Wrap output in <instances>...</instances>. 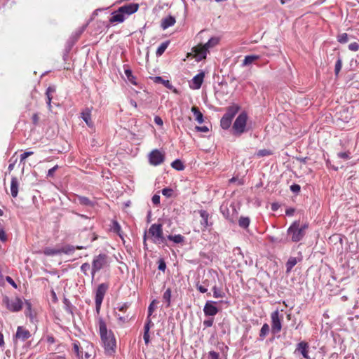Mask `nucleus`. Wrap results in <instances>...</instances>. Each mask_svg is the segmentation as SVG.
I'll use <instances>...</instances> for the list:
<instances>
[{
	"instance_id": "603ef678",
	"label": "nucleus",
	"mask_w": 359,
	"mask_h": 359,
	"mask_svg": "<svg viewBox=\"0 0 359 359\" xmlns=\"http://www.w3.org/2000/svg\"><path fill=\"white\" fill-rule=\"evenodd\" d=\"M213 322H214L213 318L205 320L203 321V325L206 327H211L213 325Z\"/></svg>"
},
{
	"instance_id": "a211bd4d",
	"label": "nucleus",
	"mask_w": 359,
	"mask_h": 359,
	"mask_svg": "<svg viewBox=\"0 0 359 359\" xmlns=\"http://www.w3.org/2000/svg\"><path fill=\"white\" fill-rule=\"evenodd\" d=\"M151 324H152L151 318H147V322L144 325V335H143V338H144V342L146 344H148L150 341V337H149V332Z\"/></svg>"
},
{
	"instance_id": "49530a36",
	"label": "nucleus",
	"mask_w": 359,
	"mask_h": 359,
	"mask_svg": "<svg viewBox=\"0 0 359 359\" xmlns=\"http://www.w3.org/2000/svg\"><path fill=\"white\" fill-rule=\"evenodd\" d=\"M79 203L86 205H89L91 204L90 201L88 198H86V197H79Z\"/></svg>"
},
{
	"instance_id": "412c9836",
	"label": "nucleus",
	"mask_w": 359,
	"mask_h": 359,
	"mask_svg": "<svg viewBox=\"0 0 359 359\" xmlns=\"http://www.w3.org/2000/svg\"><path fill=\"white\" fill-rule=\"evenodd\" d=\"M11 192L13 198L18 196V182L15 177H12L11 182Z\"/></svg>"
},
{
	"instance_id": "b1692460",
	"label": "nucleus",
	"mask_w": 359,
	"mask_h": 359,
	"mask_svg": "<svg viewBox=\"0 0 359 359\" xmlns=\"http://www.w3.org/2000/svg\"><path fill=\"white\" fill-rule=\"evenodd\" d=\"M200 215L202 218L201 221V225L203 226L204 229H206L208 226V213L205 210H201L200 211Z\"/></svg>"
},
{
	"instance_id": "bf43d9fd",
	"label": "nucleus",
	"mask_w": 359,
	"mask_h": 359,
	"mask_svg": "<svg viewBox=\"0 0 359 359\" xmlns=\"http://www.w3.org/2000/svg\"><path fill=\"white\" fill-rule=\"evenodd\" d=\"M338 156L344 159H348L350 158L349 153L348 152H340L338 154Z\"/></svg>"
},
{
	"instance_id": "5fc2aeb1",
	"label": "nucleus",
	"mask_w": 359,
	"mask_h": 359,
	"mask_svg": "<svg viewBox=\"0 0 359 359\" xmlns=\"http://www.w3.org/2000/svg\"><path fill=\"white\" fill-rule=\"evenodd\" d=\"M196 287L201 293H205L208 291V288L205 286L203 285L202 284H197Z\"/></svg>"
},
{
	"instance_id": "e2e57ef3",
	"label": "nucleus",
	"mask_w": 359,
	"mask_h": 359,
	"mask_svg": "<svg viewBox=\"0 0 359 359\" xmlns=\"http://www.w3.org/2000/svg\"><path fill=\"white\" fill-rule=\"evenodd\" d=\"M118 320L120 321V323H123L128 320V316H121L120 315H118Z\"/></svg>"
},
{
	"instance_id": "c756f323",
	"label": "nucleus",
	"mask_w": 359,
	"mask_h": 359,
	"mask_svg": "<svg viewBox=\"0 0 359 359\" xmlns=\"http://www.w3.org/2000/svg\"><path fill=\"white\" fill-rule=\"evenodd\" d=\"M212 290L213 297L215 298H222L225 295L224 292L221 289L218 288L216 285L212 286Z\"/></svg>"
},
{
	"instance_id": "3c124183",
	"label": "nucleus",
	"mask_w": 359,
	"mask_h": 359,
	"mask_svg": "<svg viewBox=\"0 0 359 359\" xmlns=\"http://www.w3.org/2000/svg\"><path fill=\"white\" fill-rule=\"evenodd\" d=\"M300 186L299 184H294L290 186V190L293 192V193H299V191H300Z\"/></svg>"
},
{
	"instance_id": "774afa93",
	"label": "nucleus",
	"mask_w": 359,
	"mask_h": 359,
	"mask_svg": "<svg viewBox=\"0 0 359 359\" xmlns=\"http://www.w3.org/2000/svg\"><path fill=\"white\" fill-rule=\"evenodd\" d=\"M294 212V210L292 209V208H289V209H287L286 211H285V214L288 216H292L293 215Z\"/></svg>"
},
{
	"instance_id": "09e8293b",
	"label": "nucleus",
	"mask_w": 359,
	"mask_h": 359,
	"mask_svg": "<svg viewBox=\"0 0 359 359\" xmlns=\"http://www.w3.org/2000/svg\"><path fill=\"white\" fill-rule=\"evenodd\" d=\"M220 210H221L222 213L224 215V216L225 217L228 218L229 217V211H228V209H227L226 206L222 205L220 207Z\"/></svg>"
},
{
	"instance_id": "c9c22d12",
	"label": "nucleus",
	"mask_w": 359,
	"mask_h": 359,
	"mask_svg": "<svg viewBox=\"0 0 359 359\" xmlns=\"http://www.w3.org/2000/svg\"><path fill=\"white\" fill-rule=\"evenodd\" d=\"M99 13H104L105 15H107V19H108V22H112V12H111V11L108 10V9H105V10H97L95 13H94V15H98Z\"/></svg>"
},
{
	"instance_id": "dca6fc26",
	"label": "nucleus",
	"mask_w": 359,
	"mask_h": 359,
	"mask_svg": "<svg viewBox=\"0 0 359 359\" xmlns=\"http://www.w3.org/2000/svg\"><path fill=\"white\" fill-rule=\"evenodd\" d=\"M29 332L23 327H18L15 334V337L22 341H25L30 337Z\"/></svg>"
},
{
	"instance_id": "0eeeda50",
	"label": "nucleus",
	"mask_w": 359,
	"mask_h": 359,
	"mask_svg": "<svg viewBox=\"0 0 359 359\" xmlns=\"http://www.w3.org/2000/svg\"><path fill=\"white\" fill-rule=\"evenodd\" d=\"M74 251V248L72 246L64 247L62 248H52L47 247L43 250V253L47 256H55L62 253L71 254Z\"/></svg>"
},
{
	"instance_id": "8fccbe9b",
	"label": "nucleus",
	"mask_w": 359,
	"mask_h": 359,
	"mask_svg": "<svg viewBox=\"0 0 359 359\" xmlns=\"http://www.w3.org/2000/svg\"><path fill=\"white\" fill-rule=\"evenodd\" d=\"M162 194H163V195H164L167 197H170V196H171V195L172 194V189H168V188H165L162 190Z\"/></svg>"
},
{
	"instance_id": "9b49d317",
	"label": "nucleus",
	"mask_w": 359,
	"mask_h": 359,
	"mask_svg": "<svg viewBox=\"0 0 359 359\" xmlns=\"http://www.w3.org/2000/svg\"><path fill=\"white\" fill-rule=\"evenodd\" d=\"M107 290V286L104 284L100 285L97 289L96 296H95V304H96L97 312H99L101 304L102 302V300H103V298L106 293Z\"/></svg>"
},
{
	"instance_id": "39448f33",
	"label": "nucleus",
	"mask_w": 359,
	"mask_h": 359,
	"mask_svg": "<svg viewBox=\"0 0 359 359\" xmlns=\"http://www.w3.org/2000/svg\"><path fill=\"white\" fill-rule=\"evenodd\" d=\"M149 235L155 243H165V238L163 236L162 224H153L149 229Z\"/></svg>"
},
{
	"instance_id": "4c0bfd02",
	"label": "nucleus",
	"mask_w": 359,
	"mask_h": 359,
	"mask_svg": "<svg viewBox=\"0 0 359 359\" xmlns=\"http://www.w3.org/2000/svg\"><path fill=\"white\" fill-rule=\"evenodd\" d=\"M272 154V152L271 150L269 149H260L259 150L256 155L258 156V157H264V156H270Z\"/></svg>"
},
{
	"instance_id": "7c9ffc66",
	"label": "nucleus",
	"mask_w": 359,
	"mask_h": 359,
	"mask_svg": "<svg viewBox=\"0 0 359 359\" xmlns=\"http://www.w3.org/2000/svg\"><path fill=\"white\" fill-rule=\"evenodd\" d=\"M269 326L268 324L265 323L262 325L260 333H259V337L262 340L264 339V337L269 334Z\"/></svg>"
},
{
	"instance_id": "7ed1b4c3",
	"label": "nucleus",
	"mask_w": 359,
	"mask_h": 359,
	"mask_svg": "<svg viewBox=\"0 0 359 359\" xmlns=\"http://www.w3.org/2000/svg\"><path fill=\"white\" fill-rule=\"evenodd\" d=\"M99 334L104 350L109 354L112 352V337L111 331L108 332L105 322L102 319L99 320Z\"/></svg>"
},
{
	"instance_id": "2f4dec72",
	"label": "nucleus",
	"mask_w": 359,
	"mask_h": 359,
	"mask_svg": "<svg viewBox=\"0 0 359 359\" xmlns=\"http://www.w3.org/2000/svg\"><path fill=\"white\" fill-rule=\"evenodd\" d=\"M170 298H171V290L170 288L167 289L163 295V299L165 302H166L167 307H169L170 306Z\"/></svg>"
},
{
	"instance_id": "cd10ccee",
	"label": "nucleus",
	"mask_w": 359,
	"mask_h": 359,
	"mask_svg": "<svg viewBox=\"0 0 359 359\" xmlns=\"http://www.w3.org/2000/svg\"><path fill=\"white\" fill-rule=\"evenodd\" d=\"M167 238L169 241L174 242L175 243H181L184 242V236H182L180 234L174 235V236L169 235V236H168Z\"/></svg>"
},
{
	"instance_id": "4d7b16f0",
	"label": "nucleus",
	"mask_w": 359,
	"mask_h": 359,
	"mask_svg": "<svg viewBox=\"0 0 359 359\" xmlns=\"http://www.w3.org/2000/svg\"><path fill=\"white\" fill-rule=\"evenodd\" d=\"M196 130L199 132L207 133L209 129L207 126H196Z\"/></svg>"
},
{
	"instance_id": "680f3d73",
	"label": "nucleus",
	"mask_w": 359,
	"mask_h": 359,
	"mask_svg": "<svg viewBox=\"0 0 359 359\" xmlns=\"http://www.w3.org/2000/svg\"><path fill=\"white\" fill-rule=\"evenodd\" d=\"M6 281L10 283L13 287H14L15 288L17 287V285L15 284V283L14 282V280L10 277V276H7L6 278Z\"/></svg>"
},
{
	"instance_id": "e433bc0d",
	"label": "nucleus",
	"mask_w": 359,
	"mask_h": 359,
	"mask_svg": "<svg viewBox=\"0 0 359 359\" xmlns=\"http://www.w3.org/2000/svg\"><path fill=\"white\" fill-rule=\"evenodd\" d=\"M55 92V88L53 87H48L46 90V95H47V98H48V101H47V104H48V106L49 107V109H50L51 107V93H54Z\"/></svg>"
},
{
	"instance_id": "aec40b11",
	"label": "nucleus",
	"mask_w": 359,
	"mask_h": 359,
	"mask_svg": "<svg viewBox=\"0 0 359 359\" xmlns=\"http://www.w3.org/2000/svg\"><path fill=\"white\" fill-rule=\"evenodd\" d=\"M81 118L89 127H93V123L91 120L90 111L86 109L81 113Z\"/></svg>"
},
{
	"instance_id": "72a5a7b5",
	"label": "nucleus",
	"mask_w": 359,
	"mask_h": 359,
	"mask_svg": "<svg viewBox=\"0 0 359 359\" xmlns=\"http://www.w3.org/2000/svg\"><path fill=\"white\" fill-rule=\"evenodd\" d=\"M250 219L247 217H241L238 220L239 226L242 228L246 229L250 224Z\"/></svg>"
},
{
	"instance_id": "c03bdc74",
	"label": "nucleus",
	"mask_w": 359,
	"mask_h": 359,
	"mask_svg": "<svg viewBox=\"0 0 359 359\" xmlns=\"http://www.w3.org/2000/svg\"><path fill=\"white\" fill-rule=\"evenodd\" d=\"M81 270L85 274H87L88 272L90 270V265L88 263H84L81 265Z\"/></svg>"
},
{
	"instance_id": "4468645a",
	"label": "nucleus",
	"mask_w": 359,
	"mask_h": 359,
	"mask_svg": "<svg viewBox=\"0 0 359 359\" xmlns=\"http://www.w3.org/2000/svg\"><path fill=\"white\" fill-rule=\"evenodd\" d=\"M309 344L303 341L297 344L295 351L300 353L304 358L309 359Z\"/></svg>"
},
{
	"instance_id": "2eb2a0df",
	"label": "nucleus",
	"mask_w": 359,
	"mask_h": 359,
	"mask_svg": "<svg viewBox=\"0 0 359 359\" xmlns=\"http://www.w3.org/2000/svg\"><path fill=\"white\" fill-rule=\"evenodd\" d=\"M204 76V72H200L199 74L196 75L192 79V83L191 85V87L193 89H199L203 83Z\"/></svg>"
},
{
	"instance_id": "5701e85b",
	"label": "nucleus",
	"mask_w": 359,
	"mask_h": 359,
	"mask_svg": "<svg viewBox=\"0 0 359 359\" xmlns=\"http://www.w3.org/2000/svg\"><path fill=\"white\" fill-rule=\"evenodd\" d=\"M260 58V56L258 55H250L245 57L243 61V66H248L252 64L255 60H257Z\"/></svg>"
},
{
	"instance_id": "58836bf2",
	"label": "nucleus",
	"mask_w": 359,
	"mask_h": 359,
	"mask_svg": "<svg viewBox=\"0 0 359 359\" xmlns=\"http://www.w3.org/2000/svg\"><path fill=\"white\" fill-rule=\"evenodd\" d=\"M114 233H116L120 238L123 240V233L121 229L120 225L116 222L114 221Z\"/></svg>"
},
{
	"instance_id": "052dcab7",
	"label": "nucleus",
	"mask_w": 359,
	"mask_h": 359,
	"mask_svg": "<svg viewBox=\"0 0 359 359\" xmlns=\"http://www.w3.org/2000/svg\"><path fill=\"white\" fill-rule=\"evenodd\" d=\"M25 307H26V315L31 316V304L28 302H25Z\"/></svg>"
},
{
	"instance_id": "9d476101",
	"label": "nucleus",
	"mask_w": 359,
	"mask_h": 359,
	"mask_svg": "<svg viewBox=\"0 0 359 359\" xmlns=\"http://www.w3.org/2000/svg\"><path fill=\"white\" fill-rule=\"evenodd\" d=\"M4 302L6 304L8 309H9L11 311L17 312L22 309V302L18 297H15L11 299L6 298Z\"/></svg>"
},
{
	"instance_id": "20e7f679",
	"label": "nucleus",
	"mask_w": 359,
	"mask_h": 359,
	"mask_svg": "<svg viewBox=\"0 0 359 359\" xmlns=\"http://www.w3.org/2000/svg\"><path fill=\"white\" fill-rule=\"evenodd\" d=\"M307 228V224H305L300 226L299 221H294L288 228L287 233L289 236H291L292 242H298L304 238L305 230Z\"/></svg>"
},
{
	"instance_id": "79ce46f5",
	"label": "nucleus",
	"mask_w": 359,
	"mask_h": 359,
	"mask_svg": "<svg viewBox=\"0 0 359 359\" xmlns=\"http://www.w3.org/2000/svg\"><path fill=\"white\" fill-rule=\"evenodd\" d=\"M208 359H219V354L214 351L208 353Z\"/></svg>"
},
{
	"instance_id": "de8ad7c7",
	"label": "nucleus",
	"mask_w": 359,
	"mask_h": 359,
	"mask_svg": "<svg viewBox=\"0 0 359 359\" xmlns=\"http://www.w3.org/2000/svg\"><path fill=\"white\" fill-rule=\"evenodd\" d=\"M155 309H156V306H155L154 301H153L149 306L147 318H150V316H151V314L154 312V311L155 310Z\"/></svg>"
},
{
	"instance_id": "69168bd1",
	"label": "nucleus",
	"mask_w": 359,
	"mask_h": 359,
	"mask_svg": "<svg viewBox=\"0 0 359 359\" xmlns=\"http://www.w3.org/2000/svg\"><path fill=\"white\" fill-rule=\"evenodd\" d=\"M39 116L37 114H34L33 116H32V122L34 125H37L38 123H39Z\"/></svg>"
},
{
	"instance_id": "6ab92c4d",
	"label": "nucleus",
	"mask_w": 359,
	"mask_h": 359,
	"mask_svg": "<svg viewBox=\"0 0 359 359\" xmlns=\"http://www.w3.org/2000/svg\"><path fill=\"white\" fill-rule=\"evenodd\" d=\"M239 106L237 104H233L227 108L226 112L224 114L225 116L231 118V120L235 116V115L239 111Z\"/></svg>"
},
{
	"instance_id": "393cba45",
	"label": "nucleus",
	"mask_w": 359,
	"mask_h": 359,
	"mask_svg": "<svg viewBox=\"0 0 359 359\" xmlns=\"http://www.w3.org/2000/svg\"><path fill=\"white\" fill-rule=\"evenodd\" d=\"M297 260L296 257H291L286 263V272L290 273L292 268L297 264Z\"/></svg>"
},
{
	"instance_id": "37998d69",
	"label": "nucleus",
	"mask_w": 359,
	"mask_h": 359,
	"mask_svg": "<svg viewBox=\"0 0 359 359\" xmlns=\"http://www.w3.org/2000/svg\"><path fill=\"white\" fill-rule=\"evenodd\" d=\"M348 49L351 51H358L359 50V43L357 42L351 43L348 45Z\"/></svg>"
},
{
	"instance_id": "c85d7f7f",
	"label": "nucleus",
	"mask_w": 359,
	"mask_h": 359,
	"mask_svg": "<svg viewBox=\"0 0 359 359\" xmlns=\"http://www.w3.org/2000/svg\"><path fill=\"white\" fill-rule=\"evenodd\" d=\"M169 45V41H166L165 42H163L159 46L158 48H157L156 50V55L157 56H161L163 55V53L165 52V50H166V48H168Z\"/></svg>"
},
{
	"instance_id": "473e14b6",
	"label": "nucleus",
	"mask_w": 359,
	"mask_h": 359,
	"mask_svg": "<svg viewBox=\"0 0 359 359\" xmlns=\"http://www.w3.org/2000/svg\"><path fill=\"white\" fill-rule=\"evenodd\" d=\"M155 82L156 83H161L166 88L171 89L172 88V86L170 84V81L168 80H164L161 76H156L154 79Z\"/></svg>"
},
{
	"instance_id": "ea45409f",
	"label": "nucleus",
	"mask_w": 359,
	"mask_h": 359,
	"mask_svg": "<svg viewBox=\"0 0 359 359\" xmlns=\"http://www.w3.org/2000/svg\"><path fill=\"white\" fill-rule=\"evenodd\" d=\"M341 67H342V60H341V58L340 57H339L336 62L335 67H334V73H335L336 76H337L339 74V73L341 69Z\"/></svg>"
},
{
	"instance_id": "6e6552de",
	"label": "nucleus",
	"mask_w": 359,
	"mask_h": 359,
	"mask_svg": "<svg viewBox=\"0 0 359 359\" xmlns=\"http://www.w3.org/2000/svg\"><path fill=\"white\" fill-rule=\"evenodd\" d=\"M271 330L273 334H277L280 332L282 328L281 320L283 316H280L279 311L278 310L273 311L271 315Z\"/></svg>"
},
{
	"instance_id": "6e6d98bb",
	"label": "nucleus",
	"mask_w": 359,
	"mask_h": 359,
	"mask_svg": "<svg viewBox=\"0 0 359 359\" xmlns=\"http://www.w3.org/2000/svg\"><path fill=\"white\" fill-rule=\"evenodd\" d=\"M154 122L156 125H158L161 126H162L163 124V121L162 118L158 116H156L154 117Z\"/></svg>"
},
{
	"instance_id": "f257e3e1",
	"label": "nucleus",
	"mask_w": 359,
	"mask_h": 359,
	"mask_svg": "<svg viewBox=\"0 0 359 359\" xmlns=\"http://www.w3.org/2000/svg\"><path fill=\"white\" fill-rule=\"evenodd\" d=\"M139 9V4L130 3L119 7L114 11V22L121 23L130 15L136 13Z\"/></svg>"
},
{
	"instance_id": "1a4fd4ad",
	"label": "nucleus",
	"mask_w": 359,
	"mask_h": 359,
	"mask_svg": "<svg viewBox=\"0 0 359 359\" xmlns=\"http://www.w3.org/2000/svg\"><path fill=\"white\" fill-rule=\"evenodd\" d=\"M164 155L158 149H154L149 154V163L153 165H158L164 161Z\"/></svg>"
},
{
	"instance_id": "f03ea898",
	"label": "nucleus",
	"mask_w": 359,
	"mask_h": 359,
	"mask_svg": "<svg viewBox=\"0 0 359 359\" xmlns=\"http://www.w3.org/2000/svg\"><path fill=\"white\" fill-rule=\"evenodd\" d=\"M219 40L220 39L219 37L214 36L210 38L205 44H200L194 47L193 50L195 53L196 60L201 61L205 59L209 49L216 46L219 43Z\"/></svg>"
},
{
	"instance_id": "338daca9",
	"label": "nucleus",
	"mask_w": 359,
	"mask_h": 359,
	"mask_svg": "<svg viewBox=\"0 0 359 359\" xmlns=\"http://www.w3.org/2000/svg\"><path fill=\"white\" fill-rule=\"evenodd\" d=\"M109 175H110V172L109 170L107 171V173L105 171L103 172L102 177L107 180V184H109V180L110 177H109Z\"/></svg>"
},
{
	"instance_id": "4be33fe9",
	"label": "nucleus",
	"mask_w": 359,
	"mask_h": 359,
	"mask_svg": "<svg viewBox=\"0 0 359 359\" xmlns=\"http://www.w3.org/2000/svg\"><path fill=\"white\" fill-rule=\"evenodd\" d=\"M191 111L193 112L194 116H195V120L199 123V124H201L203 123V114L200 111V110L198 109V107H193L191 108Z\"/></svg>"
},
{
	"instance_id": "f8f14e48",
	"label": "nucleus",
	"mask_w": 359,
	"mask_h": 359,
	"mask_svg": "<svg viewBox=\"0 0 359 359\" xmlns=\"http://www.w3.org/2000/svg\"><path fill=\"white\" fill-rule=\"evenodd\" d=\"M216 302L208 301L203 308L204 314L206 316H215L219 311L215 306Z\"/></svg>"
},
{
	"instance_id": "13d9d810",
	"label": "nucleus",
	"mask_w": 359,
	"mask_h": 359,
	"mask_svg": "<svg viewBox=\"0 0 359 359\" xmlns=\"http://www.w3.org/2000/svg\"><path fill=\"white\" fill-rule=\"evenodd\" d=\"M151 200L154 205H158L160 203V196L158 195L155 194L153 196Z\"/></svg>"
},
{
	"instance_id": "423d86ee",
	"label": "nucleus",
	"mask_w": 359,
	"mask_h": 359,
	"mask_svg": "<svg viewBox=\"0 0 359 359\" xmlns=\"http://www.w3.org/2000/svg\"><path fill=\"white\" fill-rule=\"evenodd\" d=\"M248 120L247 113L243 111L236 118L233 124V134L241 135L245 130L246 123Z\"/></svg>"
},
{
	"instance_id": "f704fd0d",
	"label": "nucleus",
	"mask_w": 359,
	"mask_h": 359,
	"mask_svg": "<svg viewBox=\"0 0 359 359\" xmlns=\"http://www.w3.org/2000/svg\"><path fill=\"white\" fill-rule=\"evenodd\" d=\"M171 166L177 170H183L184 169V165H183L182 162L179 159L174 161L171 163Z\"/></svg>"
},
{
	"instance_id": "a878e982",
	"label": "nucleus",
	"mask_w": 359,
	"mask_h": 359,
	"mask_svg": "<svg viewBox=\"0 0 359 359\" xmlns=\"http://www.w3.org/2000/svg\"><path fill=\"white\" fill-rule=\"evenodd\" d=\"M125 75L126 76L127 80L133 85H137L136 78L132 74L131 70L129 68L125 69Z\"/></svg>"
},
{
	"instance_id": "a19ab883",
	"label": "nucleus",
	"mask_w": 359,
	"mask_h": 359,
	"mask_svg": "<svg viewBox=\"0 0 359 359\" xmlns=\"http://www.w3.org/2000/svg\"><path fill=\"white\" fill-rule=\"evenodd\" d=\"M338 41L341 43H345L348 41V36L346 33H343L337 36Z\"/></svg>"
},
{
	"instance_id": "ddd939ff",
	"label": "nucleus",
	"mask_w": 359,
	"mask_h": 359,
	"mask_svg": "<svg viewBox=\"0 0 359 359\" xmlns=\"http://www.w3.org/2000/svg\"><path fill=\"white\" fill-rule=\"evenodd\" d=\"M105 264L106 259L105 256L104 255H99L98 257L94 259L93 262V268L91 270L93 277L94 276L95 273L101 269L104 266Z\"/></svg>"
},
{
	"instance_id": "864d4df0",
	"label": "nucleus",
	"mask_w": 359,
	"mask_h": 359,
	"mask_svg": "<svg viewBox=\"0 0 359 359\" xmlns=\"http://www.w3.org/2000/svg\"><path fill=\"white\" fill-rule=\"evenodd\" d=\"M166 268L165 262L163 259H160L158 262V269L160 271H165Z\"/></svg>"
},
{
	"instance_id": "f3484780",
	"label": "nucleus",
	"mask_w": 359,
	"mask_h": 359,
	"mask_svg": "<svg viewBox=\"0 0 359 359\" xmlns=\"http://www.w3.org/2000/svg\"><path fill=\"white\" fill-rule=\"evenodd\" d=\"M176 20L175 17L168 15L161 20V27L163 29H166L168 27L175 25Z\"/></svg>"
},
{
	"instance_id": "bb28decb",
	"label": "nucleus",
	"mask_w": 359,
	"mask_h": 359,
	"mask_svg": "<svg viewBox=\"0 0 359 359\" xmlns=\"http://www.w3.org/2000/svg\"><path fill=\"white\" fill-rule=\"evenodd\" d=\"M232 120L224 115L222 116L220 121V126L223 129H228L231 124Z\"/></svg>"
},
{
	"instance_id": "a18cd8bd",
	"label": "nucleus",
	"mask_w": 359,
	"mask_h": 359,
	"mask_svg": "<svg viewBox=\"0 0 359 359\" xmlns=\"http://www.w3.org/2000/svg\"><path fill=\"white\" fill-rule=\"evenodd\" d=\"M33 154L34 153L32 151H26L22 154L20 155V163H24L25 159Z\"/></svg>"
},
{
	"instance_id": "0e129e2a",
	"label": "nucleus",
	"mask_w": 359,
	"mask_h": 359,
	"mask_svg": "<svg viewBox=\"0 0 359 359\" xmlns=\"http://www.w3.org/2000/svg\"><path fill=\"white\" fill-rule=\"evenodd\" d=\"M57 168H58V166L55 165V166L53 167L52 168L49 169L48 172V175L53 176L54 172L57 170Z\"/></svg>"
}]
</instances>
